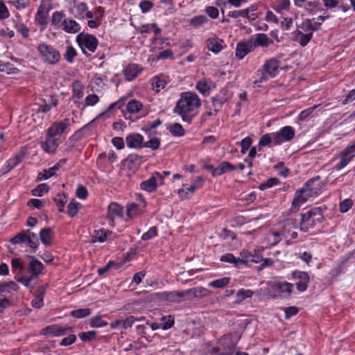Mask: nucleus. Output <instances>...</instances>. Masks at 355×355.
<instances>
[{
    "label": "nucleus",
    "instance_id": "nucleus-6",
    "mask_svg": "<svg viewBox=\"0 0 355 355\" xmlns=\"http://www.w3.org/2000/svg\"><path fill=\"white\" fill-rule=\"evenodd\" d=\"M163 183L164 176L161 173L155 172L152 174L149 179L141 182L140 187L142 190L151 193L157 189L159 184H162Z\"/></svg>",
    "mask_w": 355,
    "mask_h": 355
},
{
    "label": "nucleus",
    "instance_id": "nucleus-35",
    "mask_svg": "<svg viewBox=\"0 0 355 355\" xmlns=\"http://www.w3.org/2000/svg\"><path fill=\"white\" fill-rule=\"evenodd\" d=\"M228 16L232 18H238L240 17H245L249 21H254L258 17V15L256 13H252L250 15H247L245 9L229 12Z\"/></svg>",
    "mask_w": 355,
    "mask_h": 355
},
{
    "label": "nucleus",
    "instance_id": "nucleus-14",
    "mask_svg": "<svg viewBox=\"0 0 355 355\" xmlns=\"http://www.w3.org/2000/svg\"><path fill=\"white\" fill-rule=\"evenodd\" d=\"M254 50V45L250 40L237 43L235 56L239 60H242L246 55Z\"/></svg>",
    "mask_w": 355,
    "mask_h": 355
},
{
    "label": "nucleus",
    "instance_id": "nucleus-10",
    "mask_svg": "<svg viewBox=\"0 0 355 355\" xmlns=\"http://www.w3.org/2000/svg\"><path fill=\"white\" fill-rule=\"evenodd\" d=\"M320 216L317 209L309 210L304 214H302V220L300 223V230L306 232L309 228L315 225V217Z\"/></svg>",
    "mask_w": 355,
    "mask_h": 355
},
{
    "label": "nucleus",
    "instance_id": "nucleus-3",
    "mask_svg": "<svg viewBox=\"0 0 355 355\" xmlns=\"http://www.w3.org/2000/svg\"><path fill=\"white\" fill-rule=\"evenodd\" d=\"M144 161V157L130 154L121 162V170L125 173L127 176H131L135 173L141 164Z\"/></svg>",
    "mask_w": 355,
    "mask_h": 355
},
{
    "label": "nucleus",
    "instance_id": "nucleus-59",
    "mask_svg": "<svg viewBox=\"0 0 355 355\" xmlns=\"http://www.w3.org/2000/svg\"><path fill=\"white\" fill-rule=\"evenodd\" d=\"M194 191H192L190 189V186L187 187L186 185L184 184L183 187L178 190V195L182 200H184L189 198L191 195L193 193Z\"/></svg>",
    "mask_w": 355,
    "mask_h": 355
},
{
    "label": "nucleus",
    "instance_id": "nucleus-46",
    "mask_svg": "<svg viewBox=\"0 0 355 355\" xmlns=\"http://www.w3.org/2000/svg\"><path fill=\"white\" fill-rule=\"evenodd\" d=\"M284 238L280 232H270L267 236V239L270 245H275L280 242Z\"/></svg>",
    "mask_w": 355,
    "mask_h": 355
},
{
    "label": "nucleus",
    "instance_id": "nucleus-26",
    "mask_svg": "<svg viewBox=\"0 0 355 355\" xmlns=\"http://www.w3.org/2000/svg\"><path fill=\"white\" fill-rule=\"evenodd\" d=\"M223 40L219 38H209L207 40L208 50L214 53H218L223 49Z\"/></svg>",
    "mask_w": 355,
    "mask_h": 355
},
{
    "label": "nucleus",
    "instance_id": "nucleus-17",
    "mask_svg": "<svg viewBox=\"0 0 355 355\" xmlns=\"http://www.w3.org/2000/svg\"><path fill=\"white\" fill-rule=\"evenodd\" d=\"M141 205L135 203L130 204L127 209V214L130 218H135L142 214L145 211L146 202L143 198L139 196Z\"/></svg>",
    "mask_w": 355,
    "mask_h": 355
},
{
    "label": "nucleus",
    "instance_id": "nucleus-61",
    "mask_svg": "<svg viewBox=\"0 0 355 355\" xmlns=\"http://www.w3.org/2000/svg\"><path fill=\"white\" fill-rule=\"evenodd\" d=\"M182 297H184L182 291H175L166 294V299L171 302H179Z\"/></svg>",
    "mask_w": 355,
    "mask_h": 355
},
{
    "label": "nucleus",
    "instance_id": "nucleus-50",
    "mask_svg": "<svg viewBox=\"0 0 355 355\" xmlns=\"http://www.w3.org/2000/svg\"><path fill=\"white\" fill-rule=\"evenodd\" d=\"M64 15L62 12H55L52 15L51 25L58 26L62 24Z\"/></svg>",
    "mask_w": 355,
    "mask_h": 355
},
{
    "label": "nucleus",
    "instance_id": "nucleus-45",
    "mask_svg": "<svg viewBox=\"0 0 355 355\" xmlns=\"http://www.w3.org/2000/svg\"><path fill=\"white\" fill-rule=\"evenodd\" d=\"M74 8L77 15L81 17H85V13L87 10V6L85 2H78L76 0L73 1Z\"/></svg>",
    "mask_w": 355,
    "mask_h": 355
},
{
    "label": "nucleus",
    "instance_id": "nucleus-64",
    "mask_svg": "<svg viewBox=\"0 0 355 355\" xmlns=\"http://www.w3.org/2000/svg\"><path fill=\"white\" fill-rule=\"evenodd\" d=\"M196 88L199 92H200L203 94H207L210 91L209 86L204 80H200V81L198 82V83L196 84Z\"/></svg>",
    "mask_w": 355,
    "mask_h": 355
},
{
    "label": "nucleus",
    "instance_id": "nucleus-48",
    "mask_svg": "<svg viewBox=\"0 0 355 355\" xmlns=\"http://www.w3.org/2000/svg\"><path fill=\"white\" fill-rule=\"evenodd\" d=\"M26 230H23L16 234L14 237L10 239V242L12 244H19L21 243H26Z\"/></svg>",
    "mask_w": 355,
    "mask_h": 355
},
{
    "label": "nucleus",
    "instance_id": "nucleus-53",
    "mask_svg": "<svg viewBox=\"0 0 355 355\" xmlns=\"http://www.w3.org/2000/svg\"><path fill=\"white\" fill-rule=\"evenodd\" d=\"M89 324L93 328H99L107 325V322L103 320L101 316H96L91 318Z\"/></svg>",
    "mask_w": 355,
    "mask_h": 355
},
{
    "label": "nucleus",
    "instance_id": "nucleus-2",
    "mask_svg": "<svg viewBox=\"0 0 355 355\" xmlns=\"http://www.w3.org/2000/svg\"><path fill=\"white\" fill-rule=\"evenodd\" d=\"M37 51L42 60L49 64H56L60 60L59 51L47 44L42 43L39 44Z\"/></svg>",
    "mask_w": 355,
    "mask_h": 355
},
{
    "label": "nucleus",
    "instance_id": "nucleus-7",
    "mask_svg": "<svg viewBox=\"0 0 355 355\" xmlns=\"http://www.w3.org/2000/svg\"><path fill=\"white\" fill-rule=\"evenodd\" d=\"M27 154V148L23 147L13 157L10 158L1 168V173L5 175L20 164Z\"/></svg>",
    "mask_w": 355,
    "mask_h": 355
},
{
    "label": "nucleus",
    "instance_id": "nucleus-23",
    "mask_svg": "<svg viewBox=\"0 0 355 355\" xmlns=\"http://www.w3.org/2000/svg\"><path fill=\"white\" fill-rule=\"evenodd\" d=\"M28 272L31 274V276L37 278L44 270V265L42 262L37 260L34 257H31V261L28 266Z\"/></svg>",
    "mask_w": 355,
    "mask_h": 355
},
{
    "label": "nucleus",
    "instance_id": "nucleus-58",
    "mask_svg": "<svg viewBox=\"0 0 355 355\" xmlns=\"http://www.w3.org/2000/svg\"><path fill=\"white\" fill-rule=\"evenodd\" d=\"M96 332L94 331H89L87 332H81L78 334L79 338L83 342H88L94 340L96 337Z\"/></svg>",
    "mask_w": 355,
    "mask_h": 355
},
{
    "label": "nucleus",
    "instance_id": "nucleus-5",
    "mask_svg": "<svg viewBox=\"0 0 355 355\" xmlns=\"http://www.w3.org/2000/svg\"><path fill=\"white\" fill-rule=\"evenodd\" d=\"M76 42L85 54L87 53V49L90 52H94L98 44L95 36L85 33H80L76 36Z\"/></svg>",
    "mask_w": 355,
    "mask_h": 355
},
{
    "label": "nucleus",
    "instance_id": "nucleus-25",
    "mask_svg": "<svg viewBox=\"0 0 355 355\" xmlns=\"http://www.w3.org/2000/svg\"><path fill=\"white\" fill-rule=\"evenodd\" d=\"M40 239L41 242L46 246L51 245L53 232L50 227H44L40 231Z\"/></svg>",
    "mask_w": 355,
    "mask_h": 355
},
{
    "label": "nucleus",
    "instance_id": "nucleus-19",
    "mask_svg": "<svg viewBox=\"0 0 355 355\" xmlns=\"http://www.w3.org/2000/svg\"><path fill=\"white\" fill-rule=\"evenodd\" d=\"M59 145L58 139L55 137H48L41 143V148L47 153H54Z\"/></svg>",
    "mask_w": 355,
    "mask_h": 355
},
{
    "label": "nucleus",
    "instance_id": "nucleus-1",
    "mask_svg": "<svg viewBox=\"0 0 355 355\" xmlns=\"http://www.w3.org/2000/svg\"><path fill=\"white\" fill-rule=\"evenodd\" d=\"M200 107L201 100L196 93L184 92L180 94L173 112L180 115L184 121L191 123L198 114Z\"/></svg>",
    "mask_w": 355,
    "mask_h": 355
},
{
    "label": "nucleus",
    "instance_id": "nucleus-9",
    "mask_svg": "<svg viewBox=\"0 0 355 355\" xmlns=\"http://www.w3.org/2000/svg\"><path fill=\"white\" fill-rule=\"evenodd\" d=\"M279 67V61L276 58H270L264 62L263 65V69L265 73L262 74L260 82L266 80L267 79L266 75L273 78L277 73Z\"/></svg>",
    "mask_w": 355,
    "mask_h": 355
},
{
    "label": "nucleus",
    "instance_id": "nucleus-63",
    "mask_svg": "<svg viewBox=\"0 0 355 355\" xmlns=\"http://www.w3.org/2000/svg\"><path fill=\"white\" fill-rule=\"evenodd\" d=\"M207 21V18L205 15L196 16L191 19V25L198 27Z\"/></svg>",
    "mask_w": 355,
    "mask_h": 355
},
{
    "label": "nucleus",
    "instance_id": "nucleus-36",
    "mask_svg": "<svg viewBox=\"0 0 355 355\" xmlns=\"http://www.w3.org/2000/svg\"><path fill=\"white\" fill-rule=\"evenodd\" d=\"M26 243L35 252L39 245V240L37 236L35 233L31 232L29 230H26Z\"/></svg>",
    "mask_w": 355,
    "mask_h": 355
},
{
    "label": "nucleus",
    "instance_id": "nucleus-57",
    "mask_svg": "<svg viewBox=\"0 0 355 355\" xmlns=\"http://www.w3.org/2000/svg\"><path fill=\"white\" fill-rule=\"evenodd\" d=\"M271 143L274 144L273 140V132L271 134L263 135L259 142V145L261 146H269Z\"/></svg>",
    "mask_w": 355,
    "mask_h": 355
},
{
    "label": "nucleus",
    "instance_id": "nucleus-43",
    "mask_svg": "<svg viewBox=\"0 0 355 355\" xmlns=\"http://www.w3.org/2000/svg\"><path fill=\"white\" fill-rule=\"evenodd\" d=\"M0 71L6 72L8 74H14L19 71V70L16 67H14L10 62L2 61H0Z\"/></svg>",
    "mask_w": 355,
    "mask_h": 355
},
{
    "label": "nucleus",
    "instance_id": "nucleus-27",
    "mask_svg": "<svg viewBox=\"0 0 355 355\" xmlns=\"http://www.w3.org/2000/svg\"><path fill=\"white\" fill-rule=\"evenodd\" d=\"M72 97L80 100L83 98L84 96L85 86L84 85L78 80L73 82L71 85Z\"/></svg>",
    "mask_w": 355,
    "mask_h": 355
},
{
    "label": "nucleus",
    "instance_id": "nucleus-39",
    "mask_svg": "<svg viewBox=\"0 0 355 355\" xmlns=\"http://www.w3.org/2000/svg\"><path fill=\"white\" fill-rule=\"evenodd\" d=\"M19 19L20 17L18 15L17 19H12L15 23V28L21 34L23 37L27 38L29 35V29L25 24L21 23Z\"/></svg>",
    "mask_w": 355,
    "mask_h": 355
},
{
    "label": "nucleus",
    "instance_id": "nucleus-62",
    "mask_svg": "<svg viewBox=\"0 0 355 355\" xmlns=\"http://www.w3.org/2000/svg\"><path fill=\"white\" fill-rule=\"evenodd\" d=\"M299 43L302 46H305L313 37L312 33H299Z\"/></svg>",
    "mask_w": 355,
    "mask_h": 355
},
{
    "label": "nucleus",
    "instance_id": "nucleus-34",
    "mask_svg": "<svg viewBox=\"0 0 355 355\" xmlns=\"http://www.w3.org/2000/svg\"><path fill=\"white\" fill-rule=\"evenodd\" d=\"M327 18H329V15L319 16L316 19L307 20L306 23L309 30L317 31L320 28L322 23Z\"/></svg>",
    "mask_w": 355,
    "mask_h": 355
},
{
    "label": "nucleus",
    "instance_id": "nucleus-29",
    "mask_svg": "<svg viewBox=\"0 0 355 355\" xmlns=\"http://www.w3.org/2000/svg\"><path fill=\"white\" fill-rule=\"evenodd\" d=\"M62 28L69 33H76L80 29L79 24L71 19H65L62 24Z\"/></svg>",
    "mask_w": 355,
    "mask_h": 355
},
{
    "label": "nucleus",
    "instance_id": "nucleus-55",
    "mask_svg": "<svg viewBox=\"0 0 355 355\" xmlns=\"http://www.w3.org/2000/svg\"><path fill=\"white\" fill-rule=\"evenodd\" d=\"M77 53L75 49L71 46L67 47L65 53L64 54V59L69 62H72Z\"/></svg>",
    "mask_w": 355,
    "mask_h": 355
},
{
    "label": "nucleus",
    "instance_id": "nucleus-16",
    "mask_svg": "<svg viewBox=\"0 0 355 355\" xmlns=\"http://www.w3.org/2000/svg\"><path fill=\"white\" fill-rule=\"evenodd\" d=\"M316 180H318V178L309 180L301 189L304 194V197H306L307 200L317 196L320 192V189L315 185Z\"/></svg>",
    "mask_w": 355,
    "mask_h": 355
},
{
    "label": "nucleus",
    "instance_id": "nucleus-11",
    "mask_svg": "<svg viewBox=\"0 0 355 355\" xmlns=\"http://www.w3.org/2000/svg\"><path fill=\"white\" fill-rule=\"evenodd\" d=\"M355 157V147L353 145L347 146L340 153V160L336 164V168L340 170L346 166Z\"/></svg>",
    "mask_w": 355,
    "mask_h": 355
},
{
    "label": "nucleus",
    "instance_id": "nucleus-30",
    "mask_svg": "<svg viewBox=\"0 0 355 355\" xmlns=\"http://www.w3.org/2000/svg\"><path fill=\"white\" fill-rule=\"evenodd\" d=\"M135 322V317L131 315L127 318L125 320H116L114 321L110 324V327L112 329H115L116 327L127 329L128 327H131Z\"/></svg>",
    "mask_w": 355,
    "mask_h": 355
},
{
    "label": "nucleus",
    "instance_id": "nucleus-60",
    "mask_svg": "<svg viewBox=\"0 0 355 355\" xmlns=\"http://www.w3.org/2000/svg\"><path fill=\"white\" fill-rule=\"evenodd\" d=\"M11 265L13 270L21 272L24 270L25 267L21 260L18 258H13L11 260Z\"/></svg>",
    "mask_w": 355,
    "mask_h": 355
},
{
    "label": "nucleus",
    "instance_id": "nucleus-22",
    "mask_svg": "<svg viewBox=\"0 0 355 355\" xmlns=\"http://www.w3.org/2000/svg\"><path fill=\"white\" fill-rule=\"evenodd\" d=\"M297 221L293 218H288L284 221L282 225L281 234L284 238H288L291 233L292 230L297 228Z\"/></svg>",
    "mask_w": 355,
    "mask_h": 355
},
{
    "label": "nucleus",
    "instance_id": "nucleus-15",
    "mask_svg": "<svg viewBox=\"0 0 355 355\" xmlns=\"http://www.w3.org/2000/svg\"><path fill=\"white\" fill-rule=\"evenodd\" d=\"M231 98V94L225 89H223L220 91L219 94L212 97V105L215 107L216 113L218 112L219 109L223 105L227 102Z\"/></svg>",
    "mask_w": 355,
    "mask_h": 355
},
{
    "label": "nucleus",
    "instance_id": "nucleus-44",
    "mask_svg": "<svg viewBox=\"0 0 355 355\" xmlns=\"http://www.w3.org/2000/svg\"><path fill=\"white\" fill-rule=\"evenodd\" d=\"M142 107V103L137 100H132L127 105V110L130 113H137Z\"/></svg>",
    "mask_w": 355,
    "mask_h": 355
},
{
    "label": "nucleus",
    "instance_id": "nucleus-40",
    "mask_svg": "<svg viewBox=\"0 0 355 355\" xmlns=\"http://www.w3.org/2000/svg\"><path fill=\"white\" fill-rule=\"evenodd\" d=\"M58 103V101L57 98L51 97L50 100L49 101V103H46V101H44V103L40 105L38 108V112H42L43 113H46L52 107H56Z\"/></svg>",
    "mask_w": 355,
    "mask_h": 355
},
{
    "label": "nucleus",
    "instance_id": "nucleus-49",
    "mask_svg": "<svg viewBox=\"0 0 355 355\" xmlns=\"http://www.w3.org/2000/svg\"><path fill=\"white\" fill-rule=\"evenodd\" d=\"M91 313L89 309H80L73 310L71 312V315L76 318H83L88 316Z\"/></svg>",
    "mask_w": 355,
    "mask_h": 355
},
{
    "label": "nucleus",
    "instance_id": "nucleus-41",
    "mask_svg": "<svg viewBox=\"0 0 355 355\" xmlns=\"http://www.w3.org/2000/svg\"><path fill=\"white\" fill-rule=\"evenodd\" d=\"M230 281V277H223L209 282L208 286L212 288H222L229 284Z\"/></svg>",
    "mask_w": 355,
    "mask_h": 355
},
{
    "label": "nucleus",
    "instance_id": "nucleus-21",
    "mask_svg": "<svg viewBox=\"0 0 355 355\" xmlns=\"http://www.w3.org/2000/svg\"><path fill=\"white\" fill-rule=\"evenodd\" d=\"M249 40L254 44V49L257 46L268 47L273 43V41L270 40L267 35L263 33L257 34L254 38H250Z\"/></svg>",
    "mask_w": 355,
    "mask_h": 355
},
{
    "label": "nucleus",
    "instance_id": "nucleus-31",
    "mask_svg": "<svg viewBox=\"0 0 355 355\" xmlns=\"http://www.w3.org/2000/svg\"><path fill=\"white\" fill-rule=\"evenodd\" d=\"M207 289L202 287L193 288L182 291L183 297L189 296L190 298L200 297L207 295Z\"/></svg>",
    "mask_w": 355,
    "mask_h": 355
},
{
    "label": "nucleus",
    "instance_id": "nucleus-13",
    "mask_svg": "<svg viewBox=\"0 0 355 355\" xmlns=\"http://www.w3.org/2000/svg\"><path fill=\"white\" fill-rule=\"evenodd\" d=\"M292 276L297 279L296 288L300 292L305 291L310 282V277L306 272L295 270L293 272Z\"/></svg>",
    "mask_w": 355,
    "mask_h": 355
},
{
    "label": "nucleus",
    "instance_id": "nucleus-32",
    "mask_svg": "<svg viewBox=\"0 0 355 355\" xmlns=\"http://www.w3.org/2000/svg\"><path fill=\"white\" fill-rule=\"evenodd\" d=\"M166 85V78L164 76H159L152 79L151 85L153 89L156 92H160Z\"/></svg>",
    "mask_w": 355,
    "mask_h": 355
},
{
    "label": "nucleus",
    "instance_id": "nucleus-4",
    "mask_svg": "<svg viewBox=\"0 0 355 355\" xmlns=\"http://www.w3.org/2000/svg\"><path fill=\"white\" fill-rule=\"evenodd\" d=\"M293 288V284L289 282H275L270 288L269 293L273 298H288Z\"/></svg>",
    "mask_w": 355,
    "mask_h": 355
},
{
    "label": "nucleus",
    "instance_id": "nucleus-56",
    "mask_svg": "<svg viewBox=\"0 0 355 355\" xmlns=\"http://www.w3.org/2000/svg\"><path fill=\"white\" fill-rule=\"evenodd\" d=\"M79 203L75 200H72L69 202L67 206V214L69 216L73 217L75 216L78 211Z\"/></svg>",
    "mask_w": 355,
    "mask_h": 355
},
{
    "label": "nucleus",
    "instance_id": "nucleus-28",
    "mask_svg": "<svg viewBox=\"0 0 355 355\" xmlns=\"http://www.w3.org/2000/svg\"><path fill=\"white\" fill-rule=\"evenodd\" d=\"M70 328H64L58 324L49 326L42 330L43 335L53 334L55 336L64 335L66 330H69Z\"/></svg>",
    "mask_w": 355,
    "mask_h": 355
},
{
    "label": "nucleus",
    "instance_id": "nucleus-18",
    "mask_svg": "<svg viewBox=\"0 0 355 355\" xmlns=\"http://www.w3.org/2000/svg\"><path fill=\"white\" fill-rule=\"evenodd\" d=\"M127 146L131 148H141L143 145L144 137L139 133H132L125 138Z\"/></svg>",
    "mask_w": 355,
    "mask_h": 355
},
{
    "label": "nucleus",
    "instance_id": "nucleus-37",
    "mask_svg": "<svg viewBox=\"0 0 355 355\" xmlns=\"http://www.w3.org/2000/svg\"><path fill=\"white\" fill-rule=\"evenodd\" d=\"M59 164H55L51 168L44 169L42 172L40 173L37 176V180H47L53 176L56 171L59 169Z\"/></svg>",
    "mask_w": 355,
    "mask_h": 355
},
{
    "label": "nucleus",
    "instance_id": "nucleus-8",
    "mask_svg": "<svg viewBox=\"0 0 355 355\" xmlns=\"http://www.w3.org/2000/svg\"><path fill=\"white\" fill-rule=\"evenodd\" d=\"M295 134V130L291 126L283 127L279 131L273 132L274 144L279 145L289 141L293 139Z\"/></svg>",
    "mask_w": 355,
    "mask_h": 355
},
{
    "label": "nucleus",
    "instance_id": "nucleus-52",
    "mask_svg": "<svg viewBox=\"0 0 355 355\" xmlns=\"http://www.w3.org/2000/svg\"><path fill=\"white\" fill-rule=\"evenodd\" d=\"M253 292L251 290L241 289L237 292V302H241L247 298L252 297Z\"/></svg>",
    "mask_w": 355,
    "mask_h": 355
},
{
    "label": "nucleus",
    "instance_id": "nucleus-24",
    "mask_svg": "<svg viewBox=\"0 0 355 355\" xmlns=\"http://www.w3.org/2000/svg\"><path fill=\"white\" fill-rule=\"evenodd\" d=\"M123 207L116 202H112L108 206L107 218L113 222L114 218L122 216Z\"/></svg>",
    "mask_w": 355,
    "mask_h": 355
},
{
    "label": "nucleus",
    "instance_id": "nucleus-47",
    "mask_svg": "<svg viewBox=\"0 0 355 355\" xmlns=\"http://www.w3.org/2000/svg\"><path fill=\"white\" fill-rule=\"evenodd\" d=\"M49 187L46 184H40L32 190L31 193L35 196H42L44 193L49 191Z\"/></svg>",
    "mask_w": 355,
    "mask_h": 355
},
{
    "label": "nucleus",
    "instance_id": "nucleus-20",
    "mask_svg": "<svg viewBox=\"0 0 355 355\" xmlns=\"http://www.w3.org/2000/svg\"><path fill=\"white\" fill-rule=\"evenodd\" d=\"M142 67L137 64H130L123 71L125 80L132 81L141 72Z\"/></svg>",
    "mask_w": 355,
    "mask_h": 355
},
{
    "label": "nucleus",
    "instance_id": "nucleus-12",
    "mask_svg": "<svg viewBox=\"0 0 355 355\" xmlns=\"http://www.w3.org/2000/svg\"><path fill=\"white\" fill-rule=\"evenodd\" d=\"M69 119H65L63 121L53 122L46 130L47 136L55 137L62 134L69 126Z\"/></svg>",
    "mask_w": 355,
    "mask_h": 355
},
{
    "label": "nucleus",
    "instance_id": "nucleus-38",
    "mask_svg": "<svg viewBox=\"0 0 355 355\" xmlns=\"http://www.w3.org/2000/svg\"><path fill=\"white\" fill-rule=\"evenodd\" d=\"M110 232L109 231H105L103 229L95 230L92 235V243H96V242L103 243L106 240L107 235H110Z\"/></svg>",
    "mask_w": 355,
    "mask_h": 355
},
{
    "label": "nucleus",
    "instance_id": "nucleus-51",
    "mask_svg": "<svg viewBox=\"0 0 355 355\" xmlns=\"http://www.w3.org/2000/svg\"><path fill=\"white\" fill-rule=\"evenodd\" d=\"M320 3L318 0H306L303 2L302 8H305L309 11H313L315 9L320 6Z\"/></svg>",
    "mask_w": 355,
    "mask_h": 355
},
{
    "label": "nucleus",
    "instance_id": "nucleus-33",
    "mask_svg": "<svg viewBox=\"0 0 355 355\" xmlns=\"http://www.w3.org/2000/svg\"><path fill=\"white\" fill-rule=\"evenodd\" d=\"M304 194L302 193L301 189L296 191L295 197L292 202V209H298V208L305 203L308 200L306 197H304Z\"/></svg>",
    "mask_w": 355,
    "mask_h": 355
},
{
    "label": "nucleus",
    "instance_id": "nucleus-54",
    "mask_svg": "<svg viewBox=\"0 0 355 355\" xmlns=\"http://www.w3.org/2000/svg\"><path fill=\"white\" fill-rule=\"evenodd\" d=\"M220 260L223 262H228L233 263L235 266H238L239 265V259L236 258L232 254L228 253L223 255Z\"/></svg>",
    "mask_w": 355,
    "mask_h": 355
},
{
    "label": "nucleus",
    "instance_id": "nucleus-42",
    "mask_svg": "<svg viewBox=\"0 0 355 355\" xmlns=\"http://www.w3.org/2000/svg\"><path fill=\"white\" fill-rule=\"evenodd\" d=\"M169 132L175 137H181L184 135V130L181 124L175 123L168 127Z\"/></svg>",
    "mask_w": 355,
    "mask_h": 355
}]
</instances>
